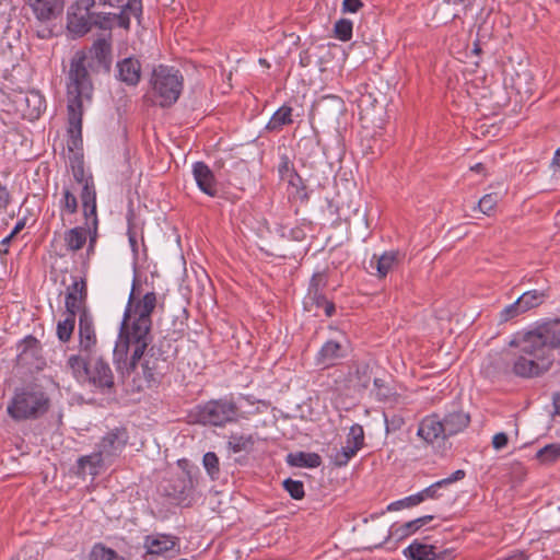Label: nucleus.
Returning <instances> with one entry per match:
<instances>
[{"label":"nucleus","mask_w":560,"mask_h":560,"mask_svg":"<svg viewBox=\"0 0 560 560\" xmlns=\"http://www.w3.org/2000/svg\"><path fill=\"white\" fill-rule=\"evenodd\" d=\"M399 252L389 250L381 256L373 255L370 266L376 269V275L380 278H385L387 273L398 264Z\"/></svg>","instance_id":"26"},{"label":"nucleus","mask_w":560,"mask_h":560,"mask_svg":"<svg viewBox=\"0 0 560 560\" xmlns=\"http://www.w3.org/2000/svg\"><path fill=\"white\" fill-rule=\"evenodd\" d=\"M292 113L293 108L291 106L285 104L282 105L273 113L265 129L269 132H278L282 130L284 126L293 122Z\"/></svg>","instance_id":"29"},{"label":"nucleus","mask_w":560,"mask_h":560,"mask_svg":"<svg viewBox=\"0 0 560 560\" xmlns=\"http://www.w3.org/2000/svg\"><path fill=\"white\" fill-rule=\"evenodd\" d=\"M520 347V354L504 353L492 359L487 368L492 376L510 373L522 378L538 377L550 370L555 351L560 348V319L545 322L535 329L517 336L511 345Z\"/></svg>","instance_id":"2"},{"label":"nucleus","mask_w":560,"mask_h":560,"mask_svg":"<svg viewBox=\"0 0 560 560\" xmlns=\"http://www.w3.org/2000/svg\"><path fill=\"white\" fill-rule=\"evenodd\" d=\"M353 23L349 19H340L334 25L335 37L341 42H348L352 38Z\"/></svg>","instance_id":"46"},{"label":"nucleus","mask_w":560,"mask_h":560,"mask_svg":"<svg viewBox=\"0 0 560 560\" xmlns=\"http://www.w3.org/2000/svg\"><path fill=\"white\" fill-rule=\"evenodd\" d=\"M81 149L82 145L73 150L68 148L70 152H74L69 158V162L73 179L78 184L82 185L80 198L82 201L83 212L89 211L90 214H93L96 208V188L92 174L86 173L84 170V159L83 153L80 152Z\"/></svg>","instance_id":"9"},{"label":"nucleus","mask_w":560,"mask_h":560,"mask_svg":"<svg viewBox=\"0 0 560 560\" xmlns=\"http://www.w3.org/2000/svg\"><path fill=\"white\" fill-rule=\"evenodd\" d=\"M63 240L68 250L78 252L86 243V230L82 226L69 229L65 232Z\"/></svg>","instance_id":"34"},{"label":"nucleus","mask_w":560,"mask_h":560,"mask_svg":"<svg viewBox=\"0 0 560 560\" xmlns=\"http://www.w3.org/2000/svg\"><path fill=\"white\" fill-rule=\"evenodd\" d=\"M499 201L498 192H490L485 195L478 202L479 210L487 215H490Z\"/></svg>","instance_id":"52"},{"label":"nucleus","mask_w":560,"mask_h":560,"mask_svg":"<svg viewBox=\"0 0 560 560\" xmlns=\"http://www.w3.org/2000/svg\"><path fill=\"white\" fill-rule=\"evenodd\" d=\"M435 552V544H424L415 539L407 548L402 550V555L408 560H432Z\"/></svg>","instance_id":"27"},{"label":"nucleus","mask_w":560,"mask_h":560,"mask_svg":"<svg viewBox=\"0 0 560 560\" xmlns=\"http://www.w3.org/2000/svg\"><path fill=\"white\" fill-rule=\"evenodd\" d=\"M376 390V397L380 401H386L393 395L392 388L386 385L385 381L378 377L373 380Z\"/></svg>","instance_id":"58"},{"label":"nucleus","mask_w":560,"mask_h":560,"mask_svg":"<svg viewBox=\"0 0 560 560\" xmlns=\"http://www.w3.org/2000/svg\"><path fill=\"white\" fill-rule=\"evenodd\" d=\"M385 429L386 432H396L402 428L405 424V419L402 416L397 413L387 415L384 413Z\"/></svg>","instance_id":"56"},{"label":"nucleus","mask_w":560,"mask_h":560,"mask_svg":"<svg viewBox=\"0 0 560 560\" xmlns=\"http://www.w3.org/2000/svg\"><path fill=\"white\" fill-rule=\"evenodd\" d=\"M432 560H455V549L453 548H445L441 549L435 545V552L434 556H432Z\"/></svg>","instance_id":"61"},{"label":"nucleus","mask_w":560,"mask_h":560,"mask_svg":"<svg viewBox=\"0 0 560 560\" xmlns=\"http://www.w3.org/2000/svg\"><path fill=\"white\" fill-rule=\"evenodd\" d=\"M358 452L359 450L353 448L352 445L346 443L345 446L337 450L331 456V462L336 467H343L357 455Z\"/></svg>","instance_id":"43"},{"label":"nucleus","mask_w":560,"mask_h":560,"mask_svg":"<svg viewBox=\"0 0 560 560\" xmlns=\"http://www.w3.org/2000/svg\"><path fill=\"white\" fill-rule=\"evenodd\" d=\"M447 439L464 431L470 423V416L462 409H453L441 417Z\"/></svg>","instance_id":"23"},{"label":"nucleus","mask_w":560,"mask_h":560,"mask_svg":"<svg viewBox=\"0 0 560 560\" xmlns=\"http://www.w3.org/2000/svg\"><path fill=\"white\" fill-rule=\"evenodd\" d=\"M93 357L94 355H85L79 352L78 354H71L67 359V368L71 371L75 380L85 382Z\"/></svg>","instance_id":"28"},{"label":"nucleus","mask_w":560,"mask_h":560,"mask_svg":"<svg viewBox=\"0 0 560 560\" xmlns=\"http://www.w3.org/2000/svg\"><path fill=\"white\" fill-rule=\"evenodd\" d=\"M240 408L232 397L211 399L191 409L189 418L192 423L210 427H224L236 422Z\"/></svg>","instance_id":"5"},{"label":"nucleus","mask_w":560,"mask_h":560,"mask_svg":"<svg viewBox=\"0 0 560 560\" xmlns=\"http://www.w3.org/2000/svg\"><path fill=\"white\" fill-rule=\"evenodd\" d=\"M346 443L359 451L364 446V430L361 424L354 423L350 427Z\"/></svg>","instance_id":"48"},{"label":"nucleus","mask_w":560,"mask_h":560,"mask_svg":"<svg viewBox=\"0 0 560 560\" xmlns=\"http://www.w3.org/2000/svg\"><path fill=\"white\" fill-rule=\"evenodd\" d=\"M95 0H77L75 1V9L79 12L93 14L94 12H91V9L94 7Z\"/></svg>","instance_id":"64"},{"label":"nucleus","mask_w":560,"mask_h":560,"mask_svg":"<svg viewBox=\"0 0 560 560\" xmlns=\"http://www.w3.org/2000/svg\"><path fill=\"white\" fill-rule=\"evenodd\" d=\"M177 545L178 538L173 535L152 534L144 538V548L151 557L166 556L168 552L174 551Z\"/></svg>","instance_id":"20"},{"label":"nucleus","mask_w":560,"mask_h":560,"mask_svg":"<svg viewBox=\"0 0 560 560\" xmlns=\"http://www.w3.org/2000/svg\"><path fill=\"white\" fill-rule=\"evenodd\" d=\"M433 518V515H424L416 520L409 521L397 527L393 525L384 542H387L392 537H395L397 540H402L409 537L410 535L415 534L417 530H419L422 526L431 522Z\"/></svg>","instance_id":"24"},{"label":"nucleus","mask_w":560,"mask_h":560,"mask_svg":"<svg viewBox=\"0 0 560 560\" xmlns=\"http://www.w3.org/2000/svg\"><path fill=\"white\" fill-rule=\"evenodd\" d=\"M363 3L361 0H343L342 1V12L345 13H357Z\"/></svg>","instance_id":"62"},{"label":"nucleus","mask_w":560,"mask_h":560,"mask_svg":"<svg viewBox=\"0 0 560 560\" xmlns=\"http://www.w3.org/2000/svg\"><path fill=\"white\" fill-rule=\"evenodd\" d=\"M88 285L85 279H74L71 285L67 288L65 307L66 315L79 317L83 313H91L88 304Z\"/></svg>","instance_id":"13"},{"label":"nucleus","mask_w":560,"mask_h":560,"mask_svg":"<svg viewBox=\"0 0 560 560\" xmlns=\"http://www.w3.org/2000/svg\"><path fill=\"white\" fill-rule=\"evenodd\" d=\"M92 14L83 13V12H73L72 14H68V28L79 35L83 36L89 33L92 27Z\"/></svg>","instance_id":"31"},{"label":"nucleus","mask_w":560,"mask_h":560,"mask_svg":"<svg viewBox=\"0 0 560 560\" xmlns=\"http://www.w3.org/2000/svg\"><path fill=\"white\" fill-rule=\"evenodd\" d=\"M285 180L288 182L290 187L294 189V198H299L302 201L308 200L306 186L304 185L302 177L298 174L296 171L292 173V175H290L289 178Z\"/></svg>","instance_id":"49"},{"label":"nucleus","mask_w":560,"mask_h":560,"mask_svg":"<svg viewBox=\"0 0 560 560\" xmlns=\"http://www.w3.org/2000/svg\"><path fill=\"white\" fill-rule=\"evenodd\" d=\"M102 463L103 458L97 452L81 456L77 460V475L82 477H85L86 475L95 476L97 475V469Z\"/></svg>","instance_id":"32"},{"label":"nucleus","mask_w":560,"mask_h":560,"mask_svg":"<svg viewBox=\"0 0 560 560\" xmlns=\"http://www.w3.org/2000/svg\"><path fill=\"white\" fill-rule=\"evenodd\" d=\"M25 102L30 108L28 115L32 118H38L40 113L46 108L45 98L40 95L39 92L36 91L27 93L25 96Z\"/></svg>","instance_id":"39"},{"label":"nucleus","mask_w":560,"mask_h":560,"mask_svg":"<svg viewBox=\"0 0 560 560\" xmlns=\"http://www.w3.org/2000/svg\"><path fill=\"white\" fill-rule=\"evenodd\" d=\"M508 442H509V438H508L506 433L499 432L492 439V446L495 450H502L508 445Z\"/></svg>","instance_id":"63"},{"label":"nucleus","mask_w":560,"mask_h":560,"mask_svg":"<svg viewBox=\"0 0 560 560\" xmlns=\"http://www.w3.org/2000/svg\"><path fill=\"white\" fill-rule=\"evenodd\" d=\"M203 467L211 480L220 477V460L214 452H207L202 457Z\"/></svg>","instance_id":"42"},{"label":"nucleus","mask_w":560,"mask_h":560,"mask_svg":"<svg viewBox=\"0 0 560 560\" xmlns=\"http://www.w3.org/2000/svg\"><path fill=\"white\" fill-rule=\"evenodd\" d=\"M163 495L171 499L172 503H183L192 491V479L188 471L180 475H174L165 480L160 486Z\"/></svg>","instance_id":"12"},{"label":"nucleus","mask_w":560,"mask_h":560,"mask_svg":"<svg viewBox=\"0 0 560 560\" xmlns=\"http://www.w3.org/2000/svg\"><path fill=\"white\" fill-rule=\"evenodd\" d=\"M256 440L253 434L232 433L228 440V448L232 453H250L254 450Z\"/></svg>","instance_id":"33"},{"label":"nucleus","mask_w":560,"mask_h":560,"mask_svg":"<svg viewBox=\"0 0 560 560\" xmlns=\"http://www.w3.org/2000/svg\"><path fill=\"white\" fill-rule=\"evenodd\" d=\"M60 209L73 214L78 211V200L69 187H65L62 191V199L60 200Z\"/></svg>","instance_id":"50"},{"label":"nucleus","mask_w":560,"mask_h":560,"mask_svg":"<svg viewBox=\"0 0 560 560\" xmlns=\"http://www.w3.org/2000/svg\"><path fill=\"white\" fill-rule=\"evenodd\" d=\"M141 62L138 58L130 56L116 63L115 78L128 86H137L141 80Z\"/></svg>","instance_id":"18"},{"label":"nucleus","mask_w":560,"mask_h":560,"mask_svg":"<svg viewBox=\"0 0 560 560\" xmlns=\"http://www.w3.org/2000/svg\"><path fill=\"white\" fill-rule=\"evenodd\" d=\"M86 560H126V558L106 545L96 542L91 548Z\"/></svg>","instance_id":"37"},{"label":"nucleus","mask_w":560,"mask_h":560,"mask_svg":"<svg viewBox=\"0 0 560 560\" xmlns=\"http://www.w3.org/2000/svg\"><path fill=\"white\" fill-rule=\"evenodd\" d=\"M548 296L549 294L546 290L526 291L521 296H518V306L523 307L524 312L526 313L527 311L541 305Z\"/></svg>","instance_id":"35"},{"label":"nucleus","mask_w":560,"mask_h":560,"mask_svg":"<svg viewBox=\"0 0 560 560\" xmlns=\"http://www.w3.org/2000/svg\"><path fill=\"white\" fill-rule=\"evenodd\" d=\"M129 440L128 430L125 427H117L108 431L97 444V453L101 457L119 456Z\"/></svg>","instance_id":"16"},{"label":"nucleus","mask_w":560,"mask_h":560,"mask_svg":"<svg viewBox=\"0 0 560 560\" xmlns=\"http://www.w3.org/2000/svg\"><path fill=\"white\" fill-rule=\"evenodd\" d=\"M417 435L427 444H433L439 439L446 440L441 416L436 412L425 416L419 423Z\"/></svg>","instance_id":"17"},{"label":"nucleus","mask_w":560,"mask_h":560,"mask_svg":"<svg viewBox=\"0 0 560 560\" xmlns=\"http://www.w3.org/2000/svg\"><path fill=\"white\" fill-rule=\"evenodd\" d=\"M36 20L54 21L63 11L65 0H25Z\"/></svg>","instance_id":"19"},{"label":"nucleus","mask_w":560,"mask_h":560,"mask_svg":"<svg viewBox=\"0 0 560 560\" xmlns=\"http://www.w3.org/2000/svg\"><path fill=\"white\" fill-rule=\"evenodd\" d=\"M170 348V341H167L166 338H162L151 343L144 351V355L141 359V368L143 380L148 388L156 387L161 384L165 375V365Z\"/></svg>","instance_id":"8"},{"label":"nucleus","mask_w":560,"mask_h":560,"mask_svg":"<svg viewBox=\"0 0 560 560\" xmlns=\"http://www.w3.org/2000/svg\"><path fill=\"white\" fill-rule=\"evenodd\" d=\"M295 170L293 167V164L291 163L290 159L283 154L280 159V163L278 165V173L282 180H285L289 178L292 173H294Z\"/></svg>","instance_id":"60"},{"label":"nucleus","mask_w":560,"mask_h":560,"mask_svg":"<svg viewBox=\"0 0 560 560\" xmlns=\"http://www.w3.org/2000/svg\"><path fill=\"white\" fill-rule=\"evenodd\" d=\"M50 399L38 384L30 383L15 388L14 396L8 405V413L15 421L38 419L46 413Z\"/></svg>","instance_id":"4"},{"label":"nucleus","mask_w":560,"mask_h":560,"mask_svg":"<svg viewBox=\"0 0 560 560\" xmlns=\"http://www.w3.org/2000/svg\"><path fill=\"white\" fill-rule=\"evenodd\" d=\"M137 277L133 278L131 292L125 310H130L129 318L152 325V314L158 305L155 292H147L141 299L136 298Z\"/></svg>","instance_id":"11"},{"label":"nucleus","mask_w":560,"mask_h":560,"mask_svg":"<svg viewBox=\"0 0 560 560\" xmlns=\"http://www.w3.org/2000/svg\"><path fill=\"white\" fill-rule=\"evenodd\" d=\"M343 112V101L338 96H325L313 107V115L338 118Z\"/></svg>","instance_id":"25"},{"label":"nucleus","mask_w":560,"mask_h":560,"mask_svg":"<svg viewBox=\"0 0 560 560\" xmlns=\"http://www.w3.org/2000/svg\"><path fill=\"white\" fill-rule=\"evenodd\" d=\"M347 357V347L337 340H327L316 354L317 365L332 366L338 360Z\"/></svg>","instance_id":"21"},{"label":"nucleus","mask_w":560,"mask_h":560,"mask_svg":"<svg viewBox=\"0 0 560 560\" xmlns=\"http://www.w3.org/2000/svg\"><path fill=\"white\" fill-rule=\"evenodd\" d=\"M520 302L516 300L512 304L506 305L501 312H500V323H506L522 314H524L523 307L518 306Z\"/></svg>","instance_id":"55"},{"label":"nucleus","mask_w":560,"mask_h":560,"mask_svg":"<svg viewBox=\"0 0 560 560\" xmlns=\"http://www.w3.org/2000/svg\"><path fill=\"white\" fill-rule=\"evenodd\" d=\"M51 21H38L34 26L36 36L40 39H49L55 36L54 26L49 23Z\"/></svg>","instance_id":"57"},{"label":"nucleus","mask_w":560,"mask_h":560,"mask_svg":"<svg viewBox=\"0 0 560 560\" xmlns=\"http://www.w3.org/2000/svg\"><path fill=\"white\" fill-rule=\"evenodd\" d=\"M85 382L103 394L115 393V377L109 363L102 355L91 360Z\"/></svg>","instance_id":"10"},{"label":"nucleus","mask_w":560,"mask_h":560,"mask_svg":"<svg viewBox=\"0 0 560 560\" xmlns=\"http://www.w3.org/2000/svg\"><path fill=\"white\" fill-rule=\"evenodd\" d=\"M75 328V317L67 315L63 320H59L56 328V334L59 341L66 343L70 341Z\"/></svg>","instance_id":"40"},{"label":"nucleus","mask_w":560,"mask_h":560,"mask_svg":"<svg viewBox=\"0 0 560 560\" xmlns=\"http://www.w3.org/2000/svg\"><path fill=\"white\" fill-rule=\"evenodd\" d=\"M327 302V298L324 292L307 293L304 298V310L307 312H314V315H318V310Z\"/></svg>","instance_id":"44"},{"label":"nucleus","mask_w":560,"mask_h":560,"mask_svg":"<svg viewBox=\"0 0 560 560\" xmlns=\"http://www.w3.org/2000/svg\"><path fill=\"white\" fill-rule=\"evenodd\" d=\"M285 462L291 467L317 468L322 457L317 453L294 452L287 455Z\"/></svg>","instance_id":"30"},{"label":"nucleus","mask_w":560,"mask_h":560,"mask_svg":"<svg viewBox=\"0 0 560 560\" xmlns=\"http://www.w3.org/2000/svg\"><path fill=\"white\" fill-rule=\"evenodd\" d=\"M328 277L326 271L315 272L308 284L307 293L323 292L327 285Z\"/></svg>","instance_id":"54"},{"label":"nucleus","mask_w":560,"mask_h":560,"mask_svg":"<svg viewBox=\"0 0 560 560\" xmlns=\"http://www.w3.org/2000/svg\"><path fill=\"white\" fill-rule=\"evenodd\" d=\"M151 85L158 104L163 108L171 107L182 94L184 77L178 69L160 65L152 72Z\"/></svg>","instance_id":"6"},{"label":"nucleus","mask_w":560,"mask_h":560,"mask_svg":"<svg viewBox=\"0 0 560 560\" xmlns=\"http://www.w3.org/2000/svg\"><path fill=\"white\" fill-rule=\"evenodd\" d=\"M282 487L293 500H302L305 497L304 483L301 480L287 478L282 481Z\"/></svg>","instance_id":"47"},{"label":"nucleus","mask_w":560,"mask_h":560,"mask_svg":"<svg viewBox=\"0 0 560 560\" xmlns=\"http://www.w3.org/2000/svg\"><path fill=\"white\" fill-rule=\"evenodd\" d=\"M354 386H357L360 390L366 389L371 383V369L368 363H359L355 365L354 372Z\"/></svg>","instance_id":"41"},{"label":"nucleus","mask_w":560,"mask_h":560,"mask_svg":"<svg viewBox=\"0 0 560 560\" xmlns=\"http://www.w3.org/2000/svg\"><path fill=\"white\" fill-rule=\"evenodd\" d=\"M83 215L86 220V236L89 235V246H88V254H92L94 253V248H95V244H96V241H97V237H98V232H97V229H98V219H97V212L96 210L94 211L93 214H90L89 211L88 212H83Z\"/></svg>","instance_id":"38"},{"label":"nucleus","mask_w":560,"mask_h":560,"mask_svg":"<svg viewBox=\"0 0 560 560\" xmlns=\"http://www.w3.org/2000/svg\"><path fill=\"white\" fill-rule=\"evenodd\" d=\"M421 503V497L416 494H411L409 497H406L404 499L397 500L395 502H392L387 505L386 511L393 512V511H399L407 508H412Z\"/></svg>","instance_id":"51"},{"label":"nucleus","mask_w":560,"mask_h":560,"mask_svg":"<svg viewBox=\"0 0 560 560\" xmlns=\"http://www.w3.org/2000/svg\"><path fill=\"white\" fill-rule=\"evenodd\" d=\"M192 175L198 188L210 197L218 195L217 180L211 168L202 161L195 162Z\"/></svg>","instance_id":"22"},{"label":"nucleus","mask_w":560,"mask_h":560,"mask_svg":"<svg viewBox=\"0 0 560 560\" xmlns=\"http://www.w3.org/2000/svg\"><path fill=\"white\" fill-rule=\"evenodd\" d=\"M125 310L118 338L113 351L114 364L119 377L125 381L136 372L144 351L152 343V325L129 318Z\"/></svg>","instance_id":"3"},{"label":"nucleus","mask_w":560,"mask_h":560,"mask_svg":"<svg viewBox=\"0 0 560 560\" xmlns=\"http://www.w3.org/2000/svg\"><path fill=\"white\" fill-rule=\"evenodd\" d=\"M26 219L19 220L11 233L0 242V254L7 255L9 253V246L12 240L25 228Z\"/></svg>","instance_id":"53"},{"label":"nucleus","mask_w":560,"mask_h":560,"mask_svg":"<svg viewBox=\"0 0 560 560\" xmlns=\"http://www.w3.org/2000/svg\"><path fill=\"white\" fill-rule=\"evenodd\" d=\"M18 350L16 362L19 365L39 370L45 364L40 341L33 335L22 339L18 345Z\"/></svg>","instance_id":"14"},{"label":"nucleus","mask_w":560,"mask_h":560,"mask_svg":"<svg viewBox=\"0 0 560 560\" xmlns=\"http://www.w3.org/2000/svg\"><path fill=\"white\" fill-rule=\"evenodd\" d=\"M127 236L129 241V245L133 255V259L137 261L139 258V247H138V240H137V233L135 230V212L132 209H130L127 213Z\"/></svg>","instance_id":"45"},{"label":"nucleus","mask_w":560,"mask_h":560,"mask_svg":"<svg viewBox=\"0 0 560 560\" xmlns=\"http://www.w3.org/2000/svg\"><path fill=\"white\" fill-rule=\"evenodd\" d=\"M78 336V348L80 353L85 355H96L98 339L92 313H83L79 317Z\"/></svg>","instance_id":"15"},{"label":"nucleus","mask_w":560,"mask_h":560,"mask_svg":"<svg viewBox=\"0 0 560 560\" xmlns=\"http://www.w3.org/2000/svg\"><path fill=\"white\" fill-rule=\"evenodd\" d=\"M535 458L539 464L550 466L560 460V443H550L536 452Z\"/></svg>","instance_id":"36"},{"label":"nucleus","mask_w":560,"mask_h":560,"mask_svg":"<svg viewBox=\"0 0 560 560\" xmlns=\"http://www.w3.org/2000/svg\"><path fill=\"white\" fill-rule=\"evenodd\" d=\"M113 63L112 33L98 37L88 50L80 49L70 60L68 71V140L70 150L83 144L82 117L83 98L91 100L93 94V81L91 72L110 73Z\"/></svg>","instance_id":"1"},{"label":"nucleus","mask_w":560,"mask_h":560,"mask_svg":"<svg viewBox=\"0 0 560 560\" xmlns=\"http://www.w3.org/2000/svg\"><path fill=\"white\" fill-rule=\"evenodd\" d=\"M105 4L120 9L119 13H102L92 14L93 26L104 31H109L116 24L125 30L130 28V18L135 16L140 22L142 15V0H104Z\"/></svg>","instance_id":"7"},{"label":"nucleus","mask_w":560,"mask_h":560,"mask_svg":"<svg viewBox=\"0 0 560 560\" xmlns=\"http://www.w3.org/2000/svg\"><path fill=\"white\" fill-rule=\"evenodd\" d=\"M443 487H445V486L443 485L442 480H439V481L430 485L425 489L421 490L420 492H418V495L421 497V502H423L427 499H433V500L439 499L441 497V494L439 493V490Z\"/></svg>","instance_id":"59"}]
</instances>
